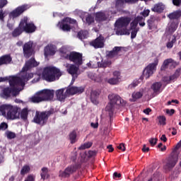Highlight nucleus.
<instances>
[{"label": "nucleus", "instance_id": "63", "mask_svg": "<svg viewBox=\"0 0 181 181\" xmlns=\"http://www.w3.org/2000/svg\"><path fill=\"white\" fill-rule=\"evenodd\" d=\"M90 127H92V128H94V129H97L98 128V122H97L96 123H90Z\"/></svg>", "mask_w": 181, "mask_h": 181}, {"label": "nucleus", "instance_id": "55", "mask_svg": "<svg viewBox=\"0 0 181 181\" xmlns=\"http://www.w3.org/2000/svg\"><path fill=\"white\" fill-rule=\"evenodd\" d=\"M165 112H166V114H168V115H169L170 117H172V115H173V114H175V110L174 109H171V110L166 109Z\"/></svg>", "mask_w": 181, "mask_h": 181}, {"label": "nucleus", "instance_id": "22", "mask_svg": "<svg viewBox=\"0 0 181 181\" xmlns=\"http://www.w3.org/2000/svg\"><path fill=\"white\" fill-rule=\"evenodd\" d=\"M111 64V61L105 60L101 62H98L96 64H93V62H89L87 64L88 67H92V69H97V67H107Z\"/></svg>", "mask_w": 181, "mask_h": 181}, {"label": "nucleus", "instance_id": "27", "mask_svg": "<svg viewBox=\"0 0 181 181\" xmlns=\"http://www.w3.org/2000/svg\"><path fill=\"white\" fill-rule=\"evenodd\" d=\"M151 90H153V91H163L165 90V85L160 82L154 83L151 86Z\"/></svg>", "mask_w": 181, "mask_h": 181}, {"label": "nucleus", "instance_id": "60", "mask_svg": "<svg viewBox=\"0 0 181 181\" xmlns=\"http://www.w3.org/2000/svg\"><path fill=\"white\" fill-rule=\"evenodd\" d=\"M25 181H35V175H30L27 177Z\"/></svg>", "mask_w": 181, "mask_h": 181}, {"label": "nucleus", "instance_id": "58", "mask_svg": "<svg viewBox=\"0 0 181 181\" xmlns=\"http://www.w3.org/2000/svg\"><path fill=\"white\" fill-rule=\"evenodd\" d=\"M8 128V124L5 122H3L0 124V129H1V131H5V129H6Z\"/></svg>", "mask_w": 181, "mask_h": 181}, {"label": "nucleus", "instance_id": "8", "mask_svg": "<svg viewBox=\"0 0 181 181\" xmlns=\"http://www.w3.org/2000/svg\"><path fill=\"white\" fill-rule=\"evenodd\" d=\"M20 28H21L25 33H33L36 32V25H35L33 22H29V18L26 16L21 18Z\"/></svg>", "mask_w": 181, "mask_h": 181}, {"label": "nucleus", "instance_id": "28", "mask_svg": "<svg viewBox=\"0 0 181 181\" xmlns=\"http://www.w3.org/2000/svg\"><path fill=\"white\" fill-rule=\"evenodd\" d=\"M82 21L84 23H87V25H91L94 23V17L88 13H86V16L82 18Z\"/></svg>", "mask_w": 181, "mask_h": 181}, {"label": "nucleus", "instance_id": "9", "mask_svg": "<svg viewBox=\"0 0 181 181\" xmlns=\"http://www.w3.org/2000/svg\"><path fill=\"white\" fill-rule=\"evenodd\" d=\"M159 63V61L158 59H156L154 60V62L148 64L143 71V74L140 77V81H142L144 78H146V80H148L153 73L156 71V66H158V64Z\"/></svg>", "mask_w": 181, "mask_h": 181}, {"label": "nucleus", "instance_id": "53", "mask_svg": "<svg viewBox=\"0 0 181 181\" xmlns=\"http://www.w3.org/2000/svg\"><path fill=\"white\" fill-rule=\"evenodd\" d=\"M69 91H84L83 87L77 88V87H71L69 88Z\"/></svg>", "mask_w": 181, "mask_h": 181}, {"label": "nucleus", "instance_id": "19", "mask_svg": "<svg viewBox=\"0 0 181 181\" xmlns=\"http://www.w3.org/2000/svg\"><path fill=\"white\" fill-rule=\"evenodd\" d=\"M78 67H80V65L77 64H71L69 66V73L72 76L71 85L76 81V78L78 76Z\"/></svg>", "mask_w": 181, "mask_h": 181}, {"label": "nucleus", "instance_id": "34", "mask_svg": "<svg viewBox=\"0 0 181 181\" xmlns=\"http://www.w3.org/2000/svg\"><path fill=\"white\" fill-rule=\"evenodd\" d=\"M142 95H144L142 92H134L132 94V98H130L129 101H131V103H135V101L139 100V98H141Z\"/></svg>", "mask_w": 181, "mask_h": 181}, {"label": "nucleus", "instance_id": "25", "mask_svg": "<svg viewBox=\"0 0 181 181\" xmlns=\"http://www.w3.org/2000/svg\"><path fill=\"white\" fill-rule=\"evenodd\" d=\"M177 29V23L176 22L170 23L166 29L165 35H172L171 33H173V32H175Z\"/></svg>", "mask_w": 181, "mask_h": 181}, {"label": "nucleus", "instance_id": "46", "mask_svg": "<svg viewBox=\"0 0 181 181\" xmlns=\"http://www.w3.org/2000/svg\"><path fill=\"white\" fill-rule=\"evenodd\" d=\"M21 117L22 119H26L28 118V108H24L21 110Z\"/></svg>", "mask_w": 181, "mask_h": 181}, {"label": "nucleus", "instance_id": "54", "mask_svg": "<svg viewBox=\"0 0 181 181\" xmlns=\"http://www.w3.org/2000/svg\"><path fill=\"white\" fill-rule=\"evenodd\" d=\"M149 143L150 145H151L152 146H155V145H156V144L158 143V139L151 138L149 139Z\"/></svg>", "mask_w": 181, "mask_h": 181}, {"label": "nucleus", "instance_id": "64", "mask_svg": "<svg viewBox=\"0 0 181 181\" xmlns=\"http://www.w3.org/2000/svg\"><path fill=\"white\" fill-rule=\"evenodd\" d=\"M115 177H118V178L121 177V173H118L117 172H115L113 173V178L115 179Z\"/></svg>", "mask_w": 181, "mask_h": 181}, {"label": "nucleus", "instance_id": "44", "mask_svg": "<svg viewBox=\"0 0 181 181\" xmlns=\"http://www.w3.org/2000/svg\"><path fill=\"white\" fill-rule=\"evenodd\" d=\"M107 82L112 86H115V84H118L119 83V79L116 78H111L107 80Z\"/></svg>", "mask_w": 181, "mask_h": 181}, {"label": "nucleus", "instance_id": "38", "mask_svg": "<svg viewBox=\"0 0 181 181\" xmlns=\"http://www.w3.org/2000/svg\"><path fill=\"white\" fill-rule=\"evenodd\" d=\"M9 104H4L0 105V115L1 117H4L6 115V111L8 110Z\"/></svg>", "mask_w": 181, "mask_h": 181}, {"label": "nucleus", "instance_id": "37", "mask_svg": "<svg viewBox=\"0 0 181 181\" xmlns=\"http://www.w3.org/2000/svg\"><path fill=\"white\" fill-rule=\"evenodd\" d=\"M23 32H24L23 29L21 28V23H19L18 27L13 31L12 36H13V37H17V36L22 35Z\"/></svg>", "mask_w": 181, "mask_h": 181}, {"label": "nucleus", "instance_id": "30", "mask_svg": "<svg viewBox=\"0 0 181 181\" xmlns=\"http://www.w3.org/2000/svg\"><path fill=\"white\" fill-rule=\"evenodd\" d=\"M100 95V92L98 91H91L90 92V101L93 104H98V98Z\"/></svg>", "mask_w": 181, "mask_h": 181}, {"label": "nucleus", "instance_id": "17", "mask_svg": "<svg viewBox=\"0 0 181 181\" xmlns=\"http://www.w3.org/2000/svg\"><path fill=\"white\" fill-rule=\"evenodd\" d=\"M23 54L25 57L29 58L34 53L33 51V42L30 41L23 45Z\"/></svg>", "mask_w": 181, "mask_h": 181}, {"label": "nucleus", "instance_id": "5", "mask_svg": "<svg viewBox=\"0 0 181 181\" xmlns=\"http://www.w3.org/2000/svg\"><path fill=\"white\" fill-rule=\"evenodd\" d=\"M62 76L60 70L54 66H48L43 69L41 77L46 81H54Z\"/></svg>", "mask_w": 181, "mask_h": 181}, {"label": "nucleus", "instance_id": "57", "mask_svg": "<svg viewBox=\"0 0 181 181\" xmlns=\"http://www.w3.org/2000/svg\"><path fill=\"white\" fill-rule=\"evenodd\" d=\"M8 4V0H0V8H4Z\"/></svg>", "mask_w": 181, "mask_h": 181}, {"label": "nucleus", "instance_id": "56", "mask_svg": "<svg viewBox=\"0 0 181 181\" xmlns=\"http://www.w3.org/2000/svg\"><path fill=\"white\" fill-rule=\"evenodd\" d=\"M6 16V13L2 10L0 11V21L4 22V18Z\"/></svg>", "mask_w": 181, "mask_h": 181}, {"label": "nucleus", "instance_id": "11", "mask_svg": "<svg viewBox=\"0 0 181 181\" xmlns=\"http://www.w3.org/2000/svg\"><path fill=\"white\" fill-rule=\"evenodd\" d=\"M4 118H6V119H18L19 118L18 107L8 104Z\"/></svg>", "mask_w": 181, "mask_h": 181}, {"label": "nucleus", "instance_id": "59", "mask_svg": "<svg viewBox=\"0 0 181 181\" xmlns=\"http://www.w3.org/2000/svg\"><path fill=\"white\" fill-rule=\"evenodd\" d=\"M117 148H119L120 151H122L123 152H125V144H120L119 146H117Z\"/></svg>", "mask_w": 181, "mask_h": 181}, {"label": "nucleus", "instance_id": "18", "mask_svg": "<svg viewBox=\"0 0 181 181\" xmlns=\"http://www.w3.org/2000/svg\"><path fill=\"white\" fill-rule=\"evenodd\" d=\"M179 64L173 59H168L163 62V65L161 66V70H166V69H170V70L176 68Z\"/></svg>", "mask_w": 181, "mask_h": 181}, {"label": "nucleus", "instance_id": "40", "mask_svg": "<svg viewBox=\"0 0 181 181\" xmlns=\"http://www.w3.org/2000/svg\"><path fill=\"white\" fill-rule=\"evenodd\" d=\"M181 16V11H177L173 13H171L168 15V18L170 19H178V18Z\"/></svg>", "mask_w": 181, "mask_h": 181}, {"label": "nucleus", "instance_id": "7", "mask_svg": "<svg viewBox=\"0 0 181 181\" xmlns=\"http://www.w3.org/2000/svg\"><path fill=\"white\" fill-rule=\"evenodd\" d=\"M129 22H131L130 18L122 17L119 18L115 24L116 35H129V30H127V26L129 25Z\"/></svg>", "mask_w": 181, "mask_h": 181}, {"label": "nucleus", "instance_id": "36", "mask_svg": "<svg viewBox=\"0 0 181 181\" xmlns=\"http://www.w3.org/2000/svg\"><path fill=\"white\" fill-rule=\"evenodd\" d=\"M69 140L72 145L73 144H76L77 141V132L75 130L69 134Z\"/></svg>", "mask_w": 181, "mask_h": 181}, {"label": "nucleus", "instance_id": "32", "mask_svg": "<svg viewBox=\"0 0 181 181\" xmlns=\"http://www.w3.org/2000/svg\"><path fill=\"white\" fill-rule=\"evenodd\" d=\"M165 9V5L163 4L160 3L158 4H156L153 8H151V11L153 12H163V10Z\"/></svg>", "mask_w": 181, "mask_h": 181}, {"label": "nucleus", "instance_id": "1", "mask_svg": "<svg viewBox=\"0 0 181 181\" xmlns=\"http://www.w3.org/2000/svg\"><path fill=\"white\" fill-rule=\"evenodd\" d=\"M36 66H39V63L34 58H31L25 63V65L18 76L0 77V83L7 81L8 80L10 84V87L4 88L3 91H22L25 90L26 81H28V80L33 77V74H28V70L32 69V67H36Z\"/></svg>", "mask_w": 181, "mask_h": 181}, {"label": "nucleus", "instance_id": "39", "mask_svg": "<svg viewBox=\"0 0 181 181\" xmlns=\"http://www.w3.org/2000/svg\"><path fill=\"white\" fill-rule=\"evenodd\" d=\"M93 146V141H88L81 144V146L78 147L79 151H84V149H89Z\"/></svg>", "mask_w": 181, "mask_h": 181}, {"label": "nucleus", "instance_id": "23", "mask_svg": "<svg viewBox=\"0 0 181 181\" xmlns=\"http://www.w3.org/2000/svg\"><path fill=\"white\" fill-rule=\"evenodd\" d=\"M59 53L61 59L67 60L69 59V46L64 45L59 49Z\"/></svg>", "mask_w": 181, "mask_h": 181}, {"label": "nucleus", "instance_id": "20", "mask_svg": "<svg viewBox=\"0 0 181 181\" xmlns=\"http://www.w3.org/2000/svg\"><path fill=\"white\" fill-rule=\"evenodd\" d=\"M57 28L63 32H69V18L66 17L57 24Z\"/></svg>", "mask_w": 181, "mask_h": 181}, {"label": "nucleus", "instance_id": "31", "mask_svg": "<svg viewBox=\"0 0 181 181\" xmlns=\"http://www.w3.org/2000/svg\"><path fill=\"white\" fill-rule=\"evenodd\" d=\"M12 62V58L9 55H4L0 57V66L2 64H9Z\"/></svg>", "mask_w": 181, "mask_h": 181}, {"label": "nucleus", "instance_id": "50", "mask_svg": "<svg viewBox=\"0 0 181 181\" xmlns=\"http://www.w3.org/2000/svg\"><path fill=\"white\" fill-rule=\"evenodd\" d=\"M69 175V169H66L64 171H60L59 176L60 177H67Z\"/></svg>", "mask_w": 181, "mask_h": 181}, {"label": "nucleus", "instance_id": "24", "mask_svg": "<svg viewBox=\"0 0 181 181\" xmlns=\"http://www.w3.org/2000/svg\"><path fill=\"white\" fill-rule=\"evenodd\" d=\"M0 95L2 98H11V97H16L19 95V91H3Z\"/></svg>", "mask_w": 181, "mask_h": 181}, {"label": "nucleus", "instance_id": "4", "mask_svg": "<svg viewBox=\"0 0 181 181\" xmlns=\"http://www.w3.org/2000/svg\"><path fill=\"white\" fill-rule=\"evenodd\" d=\"M29 9V5L25 4L21 6H18L13 11L9 13L8 20L7 21V28L12 30L13 27L15 26V18L21 16L22 13H24L25 11Z\"/></svg>", "mask_w": 181, "mask_h": 181}, {"label": "nucleus", "instance_id": "3", "mask_svg": "<svg viewBox=\"0 0 181 181\" xmlns=\"http://www.w3.org/2000/svg\"><path fill=\"white\" fill-rule=\"evenodd\" d=\"M149 12H151L148 9L144 10V12L140 13V16H137L132 23L130 24V29L132 30V39H135L136 37V34L139 30V28H136L138 26V23L140 26L145 25V18L149 16Z\"/></svg>", "mask_w": 181, "mask_h": 181}, {"label": "nucleus", "instance_id": "15", "mask_svg": "<svg viewBox=\"0 0 181 181\" xmlns=\"http://www.w3.org/2000/svg\"><path fill=\"white\" fill-rule=\"evenodd\" d=\"M57 52V46L53 44H49L44 48V56L45 59L54 56Z\"/></svg>", "mask_w": 181, "mask_h": 181}, {"label": "nucleus", "instance_id": "41", "mask_svg": "<svg viewBox=\"0 0 181 181\" xmlns=\"http://www.w3.org/2000/svg\"><path fill=\"white\" fill-rule=\"evenodd\" d=\"M88 36V31L87 30H81L78 33V39H81V40H83V39H86V37Z\"/></svg>", "mask_w": 181, "mask_h": 181}, {"label": "nucleus", "instance_id": "2", "mask_svg": "<svg viewBox=\"0 0 181 181\" xmlns=\"http://www.w3.org/2000/svg\"><path fill=\"white\" fill-rule=\"evenodd\" d=\"M109 102L105 107V111L108 113L110 119H112L114 117V111L115 107H125L127 101L124 100L121 96L115 93H111L108 95Z\"/></svg>", "mask_w": 181, "mask_h": 181}, {"label": "nucleus", "instance_id": "29", "mask_svg": "<svg viewBox=\"0 0 181 181\" xmlns=\"http://www.w3.org/2000/svg\"><path fill=\"white\" fill-rule=\"evenodd\" d=\"M40 176L42 180H46V179H49L50 177V175L49 174V168L44 167L41 169Z\"/></svg>", "mask_w": 181, "mask_h": 181}, {"label": "nucleus", "instance_id": "21", "mask_svg": "<svg viewBox=\"0 0 181 181\" xmlns=\"http://www.w3.org/2000/svg\"><path fill=\"white\" fill-rule=\"evenodd\" d=\"M90 46L95 47V49H100L104 47V37L100 36L96 38L95 40L90 42Z\"/></svg>", "mask_w": 181, "mask_h": 181}, {"label": "nucleus", "instance_id": "51", "mask_svg": "<svg viewBox=\"0 0 181 181\" xmlns=\"http://www.w3.org/2000/svg\"><path fill=\"white\" fill-rule=\"evenodd\" d=\"M124 2H127V0H116V8L118 9V8L122 6Z\"/></svg>", "mask_w": 181, "mask_h": 181}, {"label": "nucleus", "instance_id": "43", "mask_svg": "<svg viewBox=\"0 0 181 181\" xmlns=\"http://www.w3.org/2000/svg\"><path fill=\"white\" fill-rule=\"evenodd\" d=\"M29 172H30V165H23L21 170V175H26V173H29Z\"/></svg>", "mask_w": 181, "mask_h": 181}, {"label": "nucleus", "instance_id": "14", "mask_svg": "<svg viewBox=\"0 0 181 181\" xmlns=\"http://www.w3.org/2000/svg\"><path fill=\"white\" fill-rule=\"evenodd\" d=\"M69 60L77 64V66H81L83 64V54L76 52H71L69 54Z\"/></svg>", "mask_w": 181, "mask_h": 181}, {"label": "nucleus", "instance_id": "62", "mask_svg": "<svg viewBox=\"0 0 181 181\" xmlns=\"http://www.w3.org/2000/svg\"><path fill=\"white\" fill-rule=\"evenodd\" d=\"M152 110L149 107L144 110L143 112H144V114H146V115H149V112H151Z\"/></svg>", "mask_w": 181, "mask_h": 181}, {"label": "nucleus", "instance_id": "10", "mask_svg": "<svg viewBox=\"0 0 181 181\" xmlns=\"http://www.w3.org/2000/svg\"><path fill=\"white\" fill-rule=\"evenodd\" d=\"M50 115H52V112L50 111L36 112L33 121L35 124L43 126L47 122V119H49Z\"/></svg>", "mask_w": 181, "mask_h": 181}, {"label": "nucleus", "instance_id": "45", "mask_svg": "<svg viewBox=\"0 0 181 181\" xmlns=\"http://www.w3.org/2000/svg\"><path fill=\"white\" fill-rule=\"evenodd\" d=\"M6 136L8 139H13V138H16V134L11 131H7L6 132Z\"/></svg>", "mask_w": 181, "mask_h": 181}, {"label": "nucleus", "instance_id": "42", "mask_svg": "<svg viewBox=\"0 0 181 181\" xmlns=\"http://www.w3.org/2000/svg\"><path fill=\"white\" fill-rule=\"evenodd\" d=\"M57 98L59 101H63L66 98V93L63 91L56 92Z\"/></svg>", "mask_w": 181, "mask_h": 181}, {"label": "nucleus", "instance_id": "12", "mask_svg": "<svg viewBox=\"0 0 181 181\" xmlns=\"http://www.w3.org/2000/svg\"><path fill=\"white\" fill-rule=\"evenodd\" d=\"M117 11H99L95 13V21L97 22H104V21H110L112 18L111 15H115Z\"/></svg>", "mask_w": 181, "mask_h": 181}, {"label": "nucleus", "instance_id": "48", "mask_svg": "<svg viewBox=\"0 0 181 181\" xmlns=\"http://www.w3.org/2000/svg\"><path fill=\"white\" fill-rule=\"evenodd\" d=\"M163 81L164 83H166L167 84H169V83H170V81H175V79L173 78V76H165L164 78H163Z\"/></svg>", "mask_w": 181, "mask_h": 181}, {"label": "nucleus", "instance_id": "47", "mask_svg": "<svg viewBox=\"0 0 181 181\" xmlns=\"http://www.w3.org/2000/svg\"><path fill=\"white\" fill-rule=\"evenodd\" d=\"M181 74V68H178L175 72L174 73V74L172 75V76L174 78V81L177 80V78L180 76Z\"/></svg>", "mask_w": 181, "mask_h": 181}, {"label": "nucleus", "instance_id": "6", "mask_svg": "<svg viewBox=\"0 0 181 181\" xmlns=\"http://www.w3.org/2000/svg\"><path fill=\"white\" fill-rule=\"evenodd\" d=\"M54 93L52 91H40L37 92L34 95L28 98L29 103H33L37 104L42 103V101H49L53 100Z\"/></svg>", "mask_w": 181, "mask_h": 181}, {"label": "nucleus", "instance_id": "13", "mask_svg": "<svg viewBox=\"0 0 181 181\" xmlns=\"http://www.w3.org/2000/svg\"><path fill=\"white\" fill-rule=\"evenodd\" d=\"M177 160H179V158L177 156H171L168 157L167 162L163 165V169L167 172L169 170H172L174 166H176V163H177Z\"/></svg>", "mask_w": 181, "mask_h": 181}, {"label": "nucleus", "instance_id": "52", "mask_svg": "<svg viewBox=\"0 0 181 181\" xmlns=\"http://www.w3.org/2000/svg\"><path fill=\"white\" fill-rule=\"evenodd\" d=\"M113 76L117 80H119V81L121 80V72H119V71H114L113 72Z\"/></svg>", "mask_w": 181, "mask_h": 181}, {"label": "nucleus", "instance_id": "16", "mask_svg": "<svg viewBox=\"0 0 181 181\" xmlns=\"http://www.w3.org/2000/svg\"><path fill=\"white\" fill-rule=\"evenodd\" d=\"M124 53L122 47H115L112 51L107 52V57L108 59H117Z\"/></svg>", "mask_w": 181, "mask_h": 181}, {"label": "nucleus", "instance_id": "33", "mask_svg": "<svg viewBox=\"0 0 181 181\" xmlns=\"http://www.w3.org/2000/svg\"><path fill=\"white\" fill-rule=\"evenodd\" d=\"M69 32L74 31V28L76 29L77 28V21L73 18H69Z\"/></svg>", "mask_w": 181, "mask_h": 181}, {"label": "nucleus", "instance_id": "26", "mask_svg": "<svg viewBox=\"0 0 181 181\" xmlns=\"http://www.w3.org/2000/svg\"><path fill=\"white\" fill-rule=\"evenodd\" d=\"M165 36L167 39H168L166 47L168 49H172V47H173V45L176 42V37L173 35H168Z\"/></svg>", "mask_w": 181, "mask_h": 181}, {"label": "nucleus", "instance_id": "49", "mask_svg": "<svg viewBox=\"0 0 181 181\" xmlns=\"http://www.w3.org/2000/svg\"><path fill=\"white\" fill-rule=\"evenodd\" d=\"M159 123L160 125H166V117L165 116H159L158 117Z\"/></svg>", "mask_w": 181, "mask_h": 181}, {"label": "nucleus", "instance_id": "35", "mask_svg": "<svg viewBox=\"0 0 181 181\" xmlns=\"http://www.w3.org/2000/svg\"><path fill=\"white\" fill-rule=\"evenodd\" d=\"M141 81H141L140 78L133 81V82L127 86V90H135V87H136V86H138V84H139Z\"/></svg>", "mask_w": 181, "mask_h": 181}, {"label": "nucleus", "instance_id": "61", "mask_svg": "<svg viewBox=\"0 0 181 181\" xmlns=\"http://www.w3.org/2000/svg\"><path fill=\"white\" fill-rule=\"evenodd\" d=\"M173 5H175V6H179L181 4V0H173Z\"/></svg>", "mask_w": 181, "mask_h": 181}]
</instances>
